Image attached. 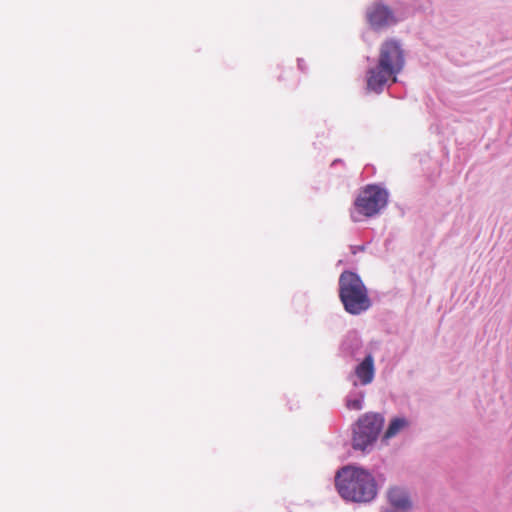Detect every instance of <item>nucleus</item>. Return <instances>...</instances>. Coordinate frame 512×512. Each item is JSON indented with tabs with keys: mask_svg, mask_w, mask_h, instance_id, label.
Segmentation results:
<instances>
[{
	"mask_svg": "<svg viewBox=\"0 0 512 512\" xmlns=\"http://www.w3.org/2000/svg\"><path fill=\"white\" fill-rule=\"evenodd\" d=\"M405 64L404 52L395 40L385 41L379 52L378 63L367 72V88L376 93L389 82L395 83Z\"/></svg>",
	"mask_w": 512,
	"mask_h": 512,
	"instance_id": "obj_1",
	"label": "nucleus"
},
{
	"mask_svg": "<svg viewBox=\"0 0 512 512\" xmlns=\"http://www.w3.org/2000/svg\"><path fill=\"white\" fill-rule=\"evenodd\" d=\"M335 486L339 495L351 502H370L377 495L374 476L369 471L355 466L340 469L335 476Z\"/></svg>",
	"mask_w": 512,
	"mask_h": 512,
	"instance_id": "obj_2",
	"label": "nucleus"
},
{
	"mask_svg": "<svg viewBox=\"0 0 512 512\" xmlns=\"http://www.w3.org/2000/svg\"><path fill=\"white\" fill-rule=\"evenodd\" d=\"M339 298L344 309L359 315L371 307L368 290L360 277L351 271H344L339 278Z\"/></svg>",
	"mask_w": 512,
	"mask_h": 512,
	"instance_id": "obj_3",
	"label": "nucleus"
},
{
	"mask_svg": "<svg viewBox=\"0 0 512 512\" xmlns=\"http://www.w3.org/2000/svg\"><path fill=\"white\" fill-rule=\"evenodd\" d=\"M383 424L384 418L378 413H366L361 416L353 429V449L364 452L377 440Z\"/></svg>",
	"mask_w": 512,
	"mask_h": 512,
	"instance_id": "obj_4",
	"label": "nucleus"
},
{
	"mask_svg": "<svg viewBox=\"0 0 512 512\" xmlns=\"http://www.w3.org/2000/svg\"><path fill=\"white\" fill-rule=\"evenodd\" d=\"M387 198L388 194L384 189L376 185L367 186L361 191L355 200V212L351 215L352 219L354 221H359L360 219L357 214L366 217H372L376 215L382 208L386 206Z\"/></svg>",
	"mask_w": 512,
	"mask_h": 512,
	"instance_id": "obj_5",
	"label": "nucleus"
},
{
	"mask_svg": "<svg viewBox=\"0 0 512 512\" xmlns=\"http://www.w3.org/2000/svg\"><path fill=\"white\" fill-rule=\"evenodd\" d=\"M367 19L374 29H381L396 22L391 9L381 3H375L367 10Z\"/></svg>",
	"mask_w": 512,
	"mask_h": 512,
	"instance_id": "obj_6",
	"label": "nucleus"
},
{
	"mask_svg": "<svg viewBox=\"0 0 512 512\" xmlns=\"http://www.w3.org/2000/svg\"><path fill=\"white\" fill-rule=\"evenodd\" d=\"M389 504L399 512H405L412 508V501L408 492L399 486H392L387 491Z\"/></svg>",
	"mask_w": 512,
	"mask_h": 512,
	"instance_id": "obj_7",
	"label": "nucleus"
},
{
	"mask_svg": "<svg viewBox=\"0 0 512 512\" xmlns=\"http://www.w3.org/2000/svg\"><path fill=\"white\" fill-rule=\"evenodd\" d=\"M355 375L358 378L361 385L370 384L375 375L374 358L371 354H368L362 362L355 367Z\"/></svg>",
	"mask_w": 512,
	"mask_h": 512,
	"instance_id": "obj_8",
	"label": "nucleus"
},
{
	"mask_svg": "<svg viewBox=\"0 0 512 512\" xmlns=\"http://www.w3.org/2000/svg\"><path fill=\"white\" fill-rule=\"evenodd\" d=\"M408 425V422L404 418H394L387 430L385 431L384 438L389 439L397 435L403 428H405Z\"/></svg>",
	"mask_w": 512,
	"mask_h": 512,
	"instance_id": "obj_9",
	"label": "nucleus"
},
{
	"mask_svg": "<svg viewBox=\"0 0 512 512\" xmlns=\"http://www.w3.org/2000/svg\"><path fill=\"white\" fill-rule=\"evenodd\" d=\"M346 406L350 410H361L362 399H348L346 402Z\"/></svg>",
	"mask_w": 512,
	"mask_h": 512,
	"instance_id": "obj_10",
	"label": "nucleus"
}]
</instances>
